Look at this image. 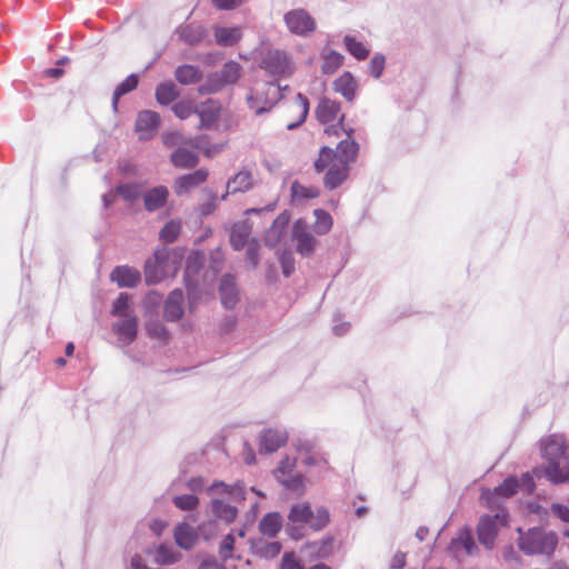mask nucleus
I'll use <instances>...</instances> for the list:
<instances>
[{"label": "nucleus", "instance_id": "obj_14", "mask_svg": "<svg viewBox=\"0 0 569 569\" xmlns=\"http://www.w3.org/2000/svg\"><path fill=\"white\" fill-rule=\"evenodd\" d=\"M543 458L549 461H563L566 440L561 435H552L541 441Z\"/></svg>", "mask_w": 569, "mask_h": 569}, {"label": "nucleus", "instance_id": "obj_64", "mask_svg": "<svg viewBox=\"0 0 569 569\" xmlns=\"http://www.w3.org/2000/svg\"><path fill=\"white\" fill-rule=\"evenodd\" d=\"M282 569H302L299 560L292 552H286L281 560Z\"/></svg>", "mask_w": 569, "mask_h": 569}, {"label": "nucleus", "instance_id": "obj_10", "mask_svg": "<svg viewBox=\"0 0 569 569\" xmlns=\"http://www.w3.org/2000/svg\"><path fill=\"white\" fill-rule=\"evenodd\" d=\"M112 331L118 337V342L122 347L131 345L137 338L138 319L133 315H123L112 325Z\"/></svg>", "mask_w": 569, "mask_h": 569}, {"label": "nucleus", "instance_id": "obj_27", "mask_svg": "<svg viewBox=\"0 0 569 569\" xmlns=\"http://www.w3.org/2000/svg\"><path fill=\"white\" fill-rule=\"evenodd\" d=\"M251 227L247 221L234 223L230 234V243L234 250H241L248 244Z\"/></svg>", "mask_w": 569, "mask_h": 569}, {"label": "nucleus", "instance_id": "obj_54", "mask_svg": "<svg viewBox=\"0 0 569 569\" xmlns=\"http://www.w3.org/2000/svg\"><path fill=\"white\" fill-rule=\"evenodd\" d=\"M162 142L164 146L172 148V147H181L182 144H187L188 139L184 138L182 133L179 131H172V132H163L162 133Z\"/></svg>", "mask_w": 569, "mask_h": 569}, {"label": "nucleus", "instance_id": "obj_26", "mask_svg": "<svg viewBox=\"0 0 569 569\" xmlns=\"http://www.w3.org/2000/svg\"><path fill=\"white\" fill-rule=\"evenodd\" d=\"M253 186L252 173L249 170H240L227 182V193L246 192Z\"/></svg>", "mask_w": 569, "mask_h": 569}, {"label": "nucleus", "instance_id": "obj_12", "mask_svg": "<svg viewBox=\"0 0 569 569\" xmlns=\"http://www.w3.org/2000/svg\"><path fill=\"white\" fill-rule=\"evenodd\" d=\"M288 441V432L283 428H270L260 432V452L271 453L284 446Z\"/></svg>", "mask_w": 569, "mask_h": 569}, {"label": "nucleus", "instance_id": "obj_52", "mask_svg": "<svg viewBox=\"0 0 569 569\" xmlns=\"http://www.w3.org/2000/svg\"><path fill=\"white\" fill-rule=\"evenodd\" d=\"M129 307L130 296L126 292H121L113 302L111 313L117 317H122L123 315H131L129 312Z\"/></svg>", "mask_w": 569, "mask_h": 569}, {"label": "nucleus", "instance_id": "obj_59", "mask_svg": "<svg viewBox=\"0 0 569 569\" xmlns=\"http://www.w3.org/2000/svg\"><path fill=\"white\" fill-rule=\"evenodd\" d=\"M385 62H386V59L382 54H376L370 63H369V73L378 79L382 72H383V69H385Z\"/></svg>", "mask_w": 569, "mask_h": 569}, {"label": "nucleus", "instance_id": "obj_28", "mask_svg": "<svg viewBox=\"0 0 569 569\" xmlns=\"http://www.w3.org/2000/svg\"><path fill=\"white\" fill-rule=\"evenodd\" d=\"M242 37V30L240 27H217L214 29V39L219 46L231 47L236 44Z\"/></svg>", "mask_w": 569, "mask_h": 569}, {"label": "nucleus", "instance_id": "obj_9", "mask_svg": "<svg viewBox=\"0 0 569 569\" xmlns=\"http://www.w3.org/2000/svg\"><path fill=\"white\" fill-rule=\"evenodd\" d=\"M161 119L159 113L152 110H142L136 119V132L141 141H148L154 137L160 126Z\"/></svg>", "mask_w": 569, "mask_h": 569}, {"label": "nucleus", "instance_id": "obj_46", "mask_svg": "<svg viewBox=\"0 0 569 569\" xmlns=\"http://www.w3.org/2000/svg\"><path fill=\"white\" fill-rule=\"evenodd\" d=\"M308 547L311 550L310 552L317 558H328L333 551V538L328 537L320 541H315Z\"/></svg>", "mask_w": 569, "mask_h": 569}, {"label": "nucleus", "instance_id": "obj_7", "mask_svg": "<svg viewBox=\"0 0 569 569\" xmlns=\"http://www.w3.org/2000/svg\"><path fill=\"white\" fill-rule=\"evenodd\" d=\"M507 518L508 515L505 511L493 516L485 515L480 518L477 528L478 539L487 549L493 548L499 526H506Z\"/></svg>", "mask_w": 569, "mask_h": 569}, {"label": "nucleus", "instance_id": "obj_33", "mask_svg": "<svg viewBox=\"0 0 569 569\" xmlns=\"http://www.w3.org/2000/svg\"><path fill=\"white\" fill-rule=\"evenodd\" d=\"M277 481L284 488L286 491L296 497H300L306 492L305 477L300 472L290 477H284Z\"/></svg>", "mask_w": 569, "mask_h": 569}, {"label": "nucleus", "instance_id": "obj_49", "mask_svg": "<svg viewBox=\"0 0 569 569\" xmlns=\"http://www.w3.org/2000/svg\"><path fill=\"white\" fill-rule=\"evenodd\" d=\"M330 520L329 511L325 507H319L316 511H312V516L309 520V526L313 530H321L325 528Z\"/></svg>", "mask_w": 569, "mask_h": 569}, {"label": "nucleus", "instance_id": "obj_3", "mask_svg": "<svg viewBox=\"0 0 569 569\" xmlns=\"http://www.w3.org/2000/svg\"><path fill=\"white\" fill-rule=\"evenodd\" d=\"M519 533L518 547L527 556L550 557L558 545V536L555 531L541 527L530 528L523 531L517 529Z\"/></svg>", "mask_w": 569, "mask_h": 569}, {"label": "nucleus", "instance_id": "obj_23", "mask_svg": "<svg viewBox=\"0 0 569 569\" xmlns=\"http://www.w3.org/2000/svg\"><path fill=\"white\" fill-rule=\"evenodd\" d=\"M340 110L341 107L339 102L323 98L316 109V116L321 123H329L339 117Z\"/></svg>", "mask_w": 569, "mask_h": 569}, {"label": "nucleus", "instance_id": "obj_60", "mask_svg": "<svg viewBox=\"0 0 569 569\" xmlns=\"http://www.w3.org/2000/svg\"><path fill=\"white\" fill-rule=\"evenodd\" d=\"M234 548V536L232 533H228L221 541L219 547V553L222 559H228L231 556V552Z\"/></svg>", "mask_w": 569, "mask_h": 569}, {"label": "nucleus", "instance_id": "obj_1", "mask_svg": "<svg viewBox=\"0 0 569 569\" xmlns=\"http://www.w3.org/2000/svg\"><path fill=\"white\" fill-rule=\"evenodd\" d=\"M207 492L212 496V499L207 507V512L216 520H220L226 523L232 522L238 515L237 508L217 496L228 495L233 499H244L243 487L239 483L230 486L222 481H214L210 487H208Z\"/></svg>", "mask_w": 569, "mask_h": 569}, {"label": "nucleus", "instance_id": "obj_55", "mask_svg": "<svg viewBox=\"0 0 569 569\" xmlns=\"http://www.w3.org/2000/svg\"><path fill=\"white\" fill-rule=\"evenodd\" d=\"M116 193L128 201H133L140 196V188L133 183L121 184L117 187Z\"/></svg>", "mask_w": 569, "mask_h": 569}, {"label": "nucleus", "instance_id": "obj_38", "mask_svg": "<svg viewBox=\"0 0 569 569\" xmlns=\"http://www.w3.org/2000/svg\"><path fill=\"white\" fill-rule=\"evenodd\" d=\"M343 62V56L335 50H329L322 56L321 70L326 74L336 72Z\"/></svg>", "mask_w": 569, "mask_h": 569}, {"label": "nucleus", "instance_id": "obj_37", "mask_svg": "<svg viewBox=\"0 0 569 569\" xmlns=\"http://www.w3.org/2000/svg\"><path fill=\"white\" fill-rule=\"evenodd\" d=\"M543 472L555 483L565 482L569 478V471L562 468V461H549Z\"/></svg>", "mask_w": 569, "mask_h": 569}, {"label": "nucleus", "instance_id": "obj_36", "mask_svg": "<svg viewBox=\"0 0 569 569\" xmlns=\"http://www.w3.org/2000/svg\"><path fill=\"white\" fill-rule=\"evenodd\" d=\"M138 77L136 74L128 76L121 83H119L113 92L112 107L114 110L118 108L119 99L134 90L138 86Z\"/></svg>", "mask_w": 569, "mask_h": 569}, {"label": "nucleus", "instance_id": "obj_16", "mask_svg": "<svg viewBox=\"0 0 569 569\" xmlns=\"http://www.w3.org/2000/svg\"><path fill=\"white\" fill-rule=\"evenodd\" d=\"M110 278L120 288H132L140 282L141 273L136 268L119 266L112 270Z\"/></svg>", "mask_w": 569, "mask_h": 569}, {"label": "nucleus", "instance_id": "obj_32", "mask_svg": "<svg viewBox=\"0 0 569 569\" xmlns=\"http://www.w3.org/2000/svg\"><path fill=\"white\" fill-rule=\"evenodd\" d=\"M200 118V128H211L219 117L218 104L209 100L197 110Z\"/></svg>", "mask_w": 569, "mask_h": 569}, {"label": "nucleus", "instance_id": "obj_39", "mask_svg": "<svg viewBox=\"0 0 569 569\" xmlns=\"http://www.w3.org/2000/svg\"><path fill=\"white\" fill-rule=\"evenodd\" d=\"M172 503L181 511H194L198 509L200 500L193 493H182L173 496Z\"/></svg>", "mask_w": 569, "mask_h": 569}, {"label": "nucleus", "instance_id": "obj_45", "mask_svg": "<svg viewBox=\"0 0 569 569\" xmlns=\"http://www.w3.org/2000/svg\"><path fill=\"white\" fill-rule=\"evenodd\" d=\"M343 43L348 52L358 60H365L369 54V49L351 36H346L343 38Z\"/></svg>", "mask_w": 569, "mask_h": 569}, {"label": "nucleus", "instance_id": "obj_4", "mask_svg": "<svg viewBox=\"0 0 569 569\" xmlns=\"http://www.w3.org/2000/svg\"><path fill=\"white\" fill-rule=\"evenodd\" d=\"M347 134L345 140H341L333 151L329 147H323L320 150L319 158L315 162V168L318 172L323 171L329 160H335L348 168L350 164L357 160L359 153V143L351 139V134L353 133L352 128L343 129Z\"/></svg>", "mask_w": 569, "mask_h": 569}, {"label": "nucleus", "instance_id": "obj_25", "mask_svg": "<svg viewBox=\"0 0 569 569\" xmlns=\"http://www.w3.org/2000/svg\"><path fill=\"white\" fill-rule=\"evenodd\" d=\"M171 163L179 169L194 168L199 162V157L193 151L183 146L178 147L170 156Z\"/></svg>", "mask_w": 569, "mask_h": 569}, {"label": "nucleus", "instance_id": "obj_24", "mask_svg": "<svg viewBox=\"0 0 569 569\" xmlns=\"http://www.w3.org/2000/svg\"><path fill=\"white\" fill-rule=\"evenodd\" d=\"M219 291L222 305L228 309L233 308L237 303L238 290L232 276L226 274L222 277Z\"/></svg>", "mask_w": 569, "mask_h": 569}, {"label": "nucleus", "instance_id": "obj_30", "mask_svg": "<svg viewBox=\"0 0 569 569\" xmlns=\"http://www.w3.org/2000/svg\"><path fill=\"white\" fill-rule=\"evenodd\" d=\"M282 527V517L279 512L267 513L259 523V530L263 536L273 538Z\"/></svg>", "mask_w": 569, "mask_h": 569}, {"label": "nucleus", "instance_id": "obj_11", "mask_svg": "<svg viewBox=\"0 0 569 569\" xmlns=\"http://www.w3.org/2000/svg\"><path fill=\"white\" fill-rule=\"evenodd\" d=\"M292 239L296 242L297 251L303 256L309 257L313 253L316 247L315 237L308 231L307 224L302 220H298L292 227Z\"/></svg>", "mask_w": 569, "mask_h": 569}, {"label": "nucleus", "instance_id": "obj_29", "mask_svg": "<svg viewBox=\"0 0 569 569\" xmlns=\"http://www.w3.org/2000/svg\"><path fill=\"white\" fill-rule=\"evenodd\" d=\"M449 548L455 553L462 549L469 556L473 555L477 550V546L468 529L461 530L458 536L451 540Z\"/></svg>", "mask_w": 569, "mask_h": 569}, {"label": "nucleus", "instance_id": "obj_6", "mask_svg": "<svg viewBox=\"0 0 569 569\" xmlns=\"http://www.w3.org/2000/svg\"><path fill=\"white\" fill-rule=\"evenodd\" d=\"M259 66L273 77H287L293 71V63L288 53L278 49L264 52Z\"/></svg>", "mask_w": 569, "mask_h": 569}, {"label": "nucleus", "instance_id": "obj_15", "mask_svg": "<svg viewBox=\"0 0 569 569\" xmlns=\"http://www.w3.org/2000/svg\"><path fill=\"white\" fill-rule=\"evenodd\" d=\"M335 92L342 96L348 102H352L358 93V82L351 72L345 71L332 83Z\"/></svg>", "mask_w": 569, "mask_h": 569}, {"label": "nucleus", "instance_id": "obj_13", "mask_svg": "<svg viewBox=\"0 0 569 569\" xmlns=\"http://www.w3.org/2000/svg\"><path fill=\"white\" fill-rule=\"evenodd\" d=\"M208 170L204 168L197 169L196 171L183 174L174 180V192L178 196L187 194L200 184H202L208 178Z\"/></svg>", "mask_w": 569, "mask_h": 569}, {"label": "nucleus", "instance_id": "obj_63", "mask_svg": "<svg viewBox=\"0 0 569 569\" xmlns=\"http://www.w3.org/2000/svg\"><path fill=\"white\" fill-rule=\"evenodd\" d=\"M206 487V481L202 477H193L186 481V488L196 495L201 492Z\"/></svg>", "mask_w": 569, "mask_h": 569}, {"label": "nucleus", "instance_id": "obj_58", "mask_svg": "<svg viewBox=\"0 0 569 569\" xmlns=\"http://www.w3.org/2000/svg\"><path fill=\"white\" fill-rule=\"evenodd\" d=\"M259 242L256 239H251L247 244L246 260L252 267L256 268L259 262Z\"/></svg>", "mask_w": 569, "mask_h": 569}, {"label": "nucleus", "instance_id": "obj_48", "mask_svg": "<svg viewBox=\"0 0 569 569\" xmlns=\"http://www.w3.org/2000/svg\"><path fill=\"white\" fill-rule=\"evenodd\" d=\"M316 223L315 231L318 234H326L332 227V218L331 216L321 209L315 210Z\"/></svg>", "mask_w": 569, "mask_h": 569}, {"label": "nucleus", "instance_id": "obj_5", "mask_svg": "<svg viewBox=\"0 0 569 569\" xmlns=\"http://www.w3.org/2000/svg\"><path fill=\"white\" fill-rule=\"evenodd\" d=\"M288 31L295 36L307 38L317 29L315 18L303 8H296L283 14Z\"/></svg>", "mask_w": 569, "mask_h": 569}, {"label": "nucleus", "instance_id": "obj_31", "mask_svg": "<svg viewBox=\"0 0 569 569\" xmlns=\"http://www.w3.org/2000/svg\"><path fill=\"white\" fill-rule=\"evenodd\" d=\"M156 100L161 106H168L179 97L177 86L171 82H162L156 88Z\"/></svg>", "mask_w": 569, "mask_h": 569}, {"label": "nucleus", "instance_id": "obj_19", "mask_svg": "<svg viewBox=\"0 0 569 569\" xmlns=\"http://www.w3.org/2000/svg\"><path fill=\"white\" fill-rule=\"evenodd\" d=\"M183 316V292L180 289L171 291L164 303V318L178 321Z\"/></svg>", "mask_w": 569, "mask_h": 569}, {"label": "nucleus", "instance_id": "obj_40", "mask_svg": "<svg viewBox=\"0 0 569 569\" xmlns=\"http://www.w3.org/2000/svg\"><path fill=\"white\" fill-rule=\"evenodd\" d=\"M291 196L296 201L312 199L319 196V189L315 186H305L295 181L291 184Z\"/></svg>", "mask_w": 569, "mask_h": 569}, {"label": "nucleus", "instance_id": "obj_56", "mask_svg": "<svg viewBox=\"0 0 569 569\" xmlns=\"http://www.w3.org/2000/svg\"><path fill=\"white\" fill-rule=\"evenodd\" d=\"M551 513L563 522H569V498L565 502H553L550 506Z\"/></svg>", "mask_w": 569, "mask_h": 569}, {"label": "nucleus", "instance_id": "obj_51", "mask_svg": "<svg viewBox=\"0 0 569 569\" xmlns=\"http://www.w3.org/2000/svg\"><path fill=\"white\" fill-rule=\"evenodd\" d=\"M257 552L266 558H274L281 550V545L278 541H259L256 545Z\"/></svg>", "mask_w": 569, "mask_h": 569}, {"label": "nucleus", "instance_id": "obj_43", "mask_svg": "<svg viewBox=\"0 0 569 569\" xmlns=\"http://www.w3.org/2000/svg\"><path fill=\"white\" fill-rule=\"evenodd\" d=\"M296 466H297L296 457L284 456L280 460L278 467L273 470V477L276 478V480H279L284 477L293 476V475L298 473L296 471Z\"/></svg>", "mask_w": 569, "mask_h": 569}, {"label": "nucleus", "instance_id": "obj_42", "mask_svg": "<svg viewBox=\"0 0 569 569\" xmlns=\"http://www.w3.org/2000/svg\"><path fill=\"white\" fill-rule=\"evenodd\" d=\"M312 516L311 507L308 502L296 503L291 507L288 515V519L291 522H305L309 523L310 517Z\"/></svg>", "mask_w": 569, "mask_h": 569}, {"label": "nucleus", "instance_id": "obj_21", "mask_svg": "<svg viewBox=\"0 0 569 569\" xmlns=\"http://www.w3.org/2000/svg\"><path fill=\"white\" fill-rule=\"evenodd\" d=\"M327 168L325 186L329 189H335L340 186L347 179L350 169L335 160H329Z\"/></svg>", "mask_w": 569, "mask_h": 569}, {"label": "nucleus", "instance_id": "obj_8", "mask_svg": "<svg viewBox=\"0 0 569 569\" xmlns=\"http://www.w3.org/2000/svg\"><path fill=\"white\" fill-rule=\"evenodd\" d=\"M240 76L241 66L236 61H229L220 72L209 76L207 83L200 88V92H216L226 84L236 83Z\"/></svg>", "mask_w": 569, "mask_h": 569}, {"label": "nucleus", "instance_id": "obj_53", "mask_svg": "<svg viewBox=\"0 0 569 569\" xmlns=\"http://www.w3.org/2000/svg\"><path fill=\"white\" fill-rule=\"evenodd\" d=\"M181 230V226L178 221L171 220L164 224L160 231V238L167 242H173Z\"/></svg>", "mask_w": 569, "mask_h": 569}, {"label": "nucleus", "instance_id": "obj_50", "mask_svg": "<svg viewBox=\"0 0 569 569\" xmlns=\"http://www.w3.org/2000/svg\"><path fill=\"white\" fill-rule=\"evenodd\" d=\"M296 103H297V108L299 110V119L296 122L287 124L288 130H293L297 127H299L306 120L308 112H309V101L301 93H298L296 96Z\"/></svg>", "mask_w": 569, "mask_h": 569}, {"label": "nucleus", "instance_id": "obj_47", "mask_svg": "<svg viewBox=\"0 0 569 569\" xmlns=\"http://www.w3.org/2000/svg\"><path fill=\"white\" fill-rule=\"evenodd\" d=\"M247 102L249 108L256 113V114H262L264 112H268L271 108L273 102L266 99L264 101L261 100L258 92L250 93L247 97Z\"/></svg>", "mask_w": 569, "mask_h": 569}, {"label": "nucleus", "instance_id": "obj_41", "mask_svg": "<svg viewBox=\"0 0 569 569\" xmlns=\"http://www.w3.org/2000/svg\"><path fill=\"white\" fill-rule=\"evenodd\" d=\"M179 37L188 44H197L204 37V29L200 26H184L180 28Z\"/></svg>", "mask_w": 569, "mask_h": 569}, {"label": "nucleus", "instance_id": "obj_18", "mask_svg": "<svg viewBox=\"0 0 569 569\" xmlns=\"http://www.w3.org/2000/svg\"><path fill=\"white\" fill-rule=\"evenodd\" d=\"M289 224V214L283 212L280 213L273 221L272 226L267 230L264 237L266 246L274 248L281 242L284 236L286 229Z\"/></svg>", "mask_w": 569, "mask_h": 569}, {"label": "nucleus", "instance_id": "obj_61", "mask_svg": "<svg viewBox=\"0 0 569 569\" xmlns=\"http://www.w3.org/2000/svg\"><path fill=\"white\" fill-rule=\"evenodd\" d=\"M147 331L152 338H164L167 335V330L164 326L160 321H149L147 323Z\"/></svg>", "mask_w": 569, "mask_h": 569}, {"label": "nucleus", "instance_id": "obj_35", "mask_svg": "<svg viewBox=\"0 0 569 569\" xmlns=\"http://www.w3.org/2000/svg\"><path fill=\"white\" fill-rule=\"evenodd\" d=\"M187 144H190L192 148L203 151L208 158L214 157L219 152L222 151L224 144H216L209 147V141L207 136H198L194 138H189Z\"/></svg>", "mask_w": 569, "mask_h": 569}, {"label": "nucleus", "instance_id": "obj_57", "mask_svg": "<svg viewBox=\"0 0 569 569\" xmlns=\"http://www.w3.org/2000/svg\"><path fill=\"white\" fill-rule=\"evenodd\" d=\"M172 110L174 114L182 120L197 112L190 101H180L173 106Z\"/></svg>", "mask_w": 569, "mask_h": 569}, {"label": "nucleus", "instance_id": "obj_22", "mask_svg": "<svg viewBox=\"0 0 569 569\" xmlns=\"http://www.w3.org/2000/svg\"><path fill=\"white\" fill-rule=\"evenodd\" d=\"M169 196V190L164 186H158L148 190L143 196V203L146 210L152 212L162 208Z\"/></svg>", "mask_w": 569, "mask_h": 569}, {"label": "nucleus", "instance_id": "obj_62", "mask_svg": "<svg viewBox=\"0 0 569 569\" xmlns=\"http://www.w3.org/2000/svg\"><path fill=\"white\" fill-rule=\"evenodd\" d=\"M282 272L286 277H289L295 270V259L290 252H283L279 257Z\"/></svg>", "mask_w": 569, "mask_h": 569}, {"label": "nucleus", "instance_id": "obj_2", "mask_svg": "<svg viewBox=\"0 0 569 569\" xmlns=\"http://www.w3.org/2000/svg\"><path fill=\"white\" fill-rule=\"evenodd\" d=\"M182 256L176 250L159 248L144 263V280L148 284H156L168 277H172L180 268Z\"/></svg>", "mask_w": 569, "mask_h": 569}, {"label": "nucleus", "instance_id": "obj_44", "mask_svg": "<svg viewBox=\"0 0 569 569\" xmlns=\"http://www.w3.org/2000/svg\"><path fill=\"white\" fill-rule=\"evenodd\" d=\"M181 555L177 552L172 547L167 545H160L154 552V560L159 565H171L180 559Z\"/></svg>", "mask_w": 569, "mask_h": 569}, {"label": "nucleus", "instance_id": "obj_17", "mask_svg": "<svg viewBox=\"0 0 569 569\" xmlns=\"http://www.w3.org/2000/svg\"><path fill=\"white\" fill-rule=\"evenodd\" d=\"M520 483L517 478L509 477L501 485L495 488L493 491H485L481 495V499L488 506H493L496 503L495 498L497 496L509 498L517 492Z\"/></svg>", "mask_w": 569, "mask_h": 569}, {"label": "nucleus", "instance_id": "obj_20", "mask_svg": "<svg viewBox=\"0 0 569 569\" xmlns=\"http://www.w3.org/2000/svg\"><path fill=\"white\" fill-rule=\"evenodd\" d=\"M173 537L180 548L189 550L194 546L198 535L191 525L187 521H182L174 527Z\"/></svg>", "mask_w": 569, "mask_h": 569}, {"label": "nucleus", "instance_id": "obj_34", "mask_svg": "<svg viewBox=\"0 0 569 569\" xmlns=\"http://www.w3.org/2000/svg\"><path fill=\"white\" fill-rule=\"evenodd\" d=\"M174 76L181 84H191L198 82L202 74L198 67L183 64L177 68Z\"/></svg>", "mask_w": 569, "mask_h": 569}]
</instances>
